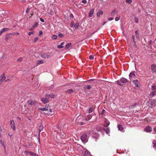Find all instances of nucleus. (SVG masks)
<instances>
[{
    "label": "nucleus",
    "instance_id": "f257e3e1",
    "mask_svg": "<svg viewBox=\"0 0 156 156\" xmlns=\"http://www.w3.org/2000/svg\"><path fill=\"white\" fill-rule=\"evenodd\" d=\"M39 110H40L41 111H48V110H49L50 112H52V110L50 108V107L49 105H46L45 108H40L38 109Z\"/></svg>",
    "mask_w": 156,
    "mask_h": 156
},
{
    "label": "nucleus",
    "instance_id": "f03ea898",
    "mask_svg": "<svg viewBox=\"0 0 156 156\" xmlns=\"http://www.w3.org/2000/svg\"><path fill=\"white\" fill-rule=\"evenodd\" d=\"M27 103L28 105L31 106H34L37 103V102L35 100H29L27 101Z\"/></svg>",
    "mask_w": 156,
    "mask_h": 156
},
{
    "label": "nucleus",
    "instance_id": "7ed1b4c3",
    "mask_svg": "<svg viewBox=\"0 0 156 156\" xmlns=\"http://www.w3.org/2000/svg\"><path fill=\"white\" fill-rule=\"evenodd\" d=\"M81 141L84 143H86L87 141V136L86 134L82 135L80 137Z\"/></svg>",
    "mask_w": 156,
    "mask_h": 156
},
{
    "label": "nucleus",
    "instance_id": "20e7f679",
    "mask_svg": "<svg viewBox=\"0 0 156 156\" xmlns=\"http://www.w3.org/2000/svg\"><path fill=\"white\" fill-rule=\"evenodd\" d=\"M92 114H93L90 115H88L86 116H83V118L87 121H88L92 118Z\"/></svg>",
    "mask_w": 156,
    "mask_h": 156
},
{
    "label": "nucleus",
    "instance_id": "39448f33",
    "mask_svg": "<svg viewBox=\"0 0 156 156\" xmlns=\"http://www.w3.org/2000/svg\"><path fill=\"white\" fill-rule=\"evenodd\" d=\"M6 79V77L5 73H3L0 77V84Z\"/></svg>",
    "mask_w": 156,
    "mask_h": 156
},
{
    "label": "nucleus",
    "instance_id": "423d86ee",
    "mask_svg": "<svg viewBox=\"0 0 156 156\" xmlns=\"http://www.w3.org/2000/svg\"><path fill=\"white\" fill-rule=\"evenodd\" d=\"M10 123L11 127L14 130H16V127L14 121L13 120H11Z\"/></svg>",
    "mask_w": 156,
    "mask_h": 156
},
{
    "label": "nucleus",
    "instance_id": "0eeeda50",
    "mask_svg": "<svg viewBox=\"0 0 156 156\" xmlns=\"http://www.w3.org/2000/svg\"><path fill=\"white\" fill-rule=\"evenodd\" d=\"M151 69L153 73L156 72V65L154 64L152 65L151 66Z\"/></svg>",
    "mask_w": 156,
    "mask_h": 156
},
{
    "label": "nucleus",
    "instance_id": "6e6552de",
    "mask_svg": "<svg viewBox=\"0 0 156 156\" xmlns=\"http://www.w3.org/2000/svg\"><path fill=\"white\" fill-rule=\"evenodd\" d=\"M133 84L137 87H138L139 83L137 80H134L133 81Z\"/></svg>",
    "mask_w": 156,
    "mask_h": 156
},
{
    "label": "nucleus",
    "instance_id": "1a4fd4ad",
    "mask_svg": "<svg viewBox=\"0 0 156 156\" xmlns=\"http://www.w3.org/2000/svg\"><path fill=\"white\" fill-rule=\"evenodd\" d=\"M41 101L44 104H45L49 101V99L47 98H44L41 99Z\"/></svg>",
    "mask_w": 156,
    "mask_h": 156
},
{
    "label": "nucleus",
    "instance_id": "9d476101",
    "mask_svg": "<svg viewBox=\"0 0 156 156\" xmlns=\"http://www.w3.org/2000/svg\"><path fill=\"white\" fill-rule=\"evenodd\" d=\"M25 153H27L30 154L31 155L34 156H37V155L36 153L31 152H29L27 151H25L24 152Z\"/></svg>",
    "mask_w": 156,
    "mask_h": 156
},
{
    "label": "nucleus",
    "instance_id": "9b49d317",
    "mask_svg": "<svg viewBox=\"0 0 156 156\" xmlns=\"http://www.w3.org/2000/svg\"><path fill=\"white\" fill-rule=\"evenodd\" d=\"M41 56L43 58H48L50 57L49 55H48L47 53H44L41 55Z\"/></svg>",
    "mask_w": 156,
    "mask_h": 156
},
{
    "label": "nucleus",
    "instance_id": "f8f14e48",
    "mask_svg": "<svg viewBox=\"0 0 156 156\" xmlns=\"http://www.w3.org/2000/svg\"><path fill=\"white\" fill-rule=\"evenodd\" d=\"M95 109V106H92L89 109V110H88L89 113H92L94 110Z\"/></svg>",
    "mask_w": 156,
    "mask_h": 156
},
{
    "label": "nucleus",
    "instance_id": "ddd939ff",
    "mask_svg": "<svg viewBox=\"0 0 156 156\" xmlns=\"http://www.w3.org/2000/svg\"><path fill=\"white\" fill-rule=\"evenodd\" d=\"M147 132H150L152 130V128L150 126H147L144 129Z\"/></svg>",
    "mask_w": 156,
    "mask_h": 156
},
{
    "label": "nucleus",
    "instance_id": "4468645a",
    "mask_svg": "<svg viewBox=\"0 0 156 156\" xmlns=\"http://www.w3.org/2000/svg\"><path fill=\"white\" fill-rule=\"evenodd\" d=\"M135 75L134 73H131L129 75V78L130 80L132 78H134L135 77Z\"/></svg>",
    "mask_w": 156,
    "mask_h": 156
},
{
    "label": "nucleus",
    "instance_id": "2eb2a0df",
    "mask_svg": "<svg viewBox=\"0 0 156 156\" xmlns=\"http://www.w3.org/2000/svg\"><path fill=\"white\" fill-rule=\"evenodd\" d=\"M121 82L125 83L128 82V80L127 79L124 78H122L120 79Z\"/></svg>",
    "mask_w": 156,
    "mask_h": 156
},
{
    "label": "nucleus",
    "instance_id": "dca6fc26",
    "mask_svg": "<svg viewBox=\"0 0 156 156\" xmlns=\"http://www.w3.org/2000/svg\"><path fill=\"white\" fill-rule=\"evenodd\" d=\"M156 92V90H154L152 91L149 95L150 97L151 98L153 97L155 95Z\"/></svg>",
    "mask_w": 156,
    "mask_h": 156
},
{
    "label": "nucleus",
    "instance_id": "f3484780",
    "mask_svg": "<svg viewBox=\"0 0 156 156\" xmlns=\"http://www.w3.org/2000/svg\"><path fill=\"white\" fill-rule=\"evenodd\" d=\"M118 127L119 130L121 131H122L124 129L122 125L120 124L118 125Z\"/></svg>",
    "mask_w": 156,
    "mask_h": 156
},
{
    "label": "nucleus",
    "instance_id": "a211bd4d",
    "mask_svg": "<svg viewBox=\"0 0 156 156\" xmlns=\"http://www.w3.org/2000/svg\"><path fill=\"white\" fill-rule=\"evenodd\" d=\"M74 91V90L72 89H68L66 91V92L67 94H70L72 93Z\"/></svg>",
    "mask_w": 156,
    "mask_h": 156
},
{
    "label": "nucleus",
    "instance_id": "6ab92c4d",
    "mask_svg": "<svg viewBox=\"0 0 156 156\" xmlns=\"http://www.w3.org/2000/svg\"><path fill=\"white\" fill-rule=\"evenodd\" d=\"M110 124V122L107 120L105 119V123L104 125V126L105 127H107Z\"/></svg>",
    "mask_w": 156,
    "mask_h": 156
},
{
    "label": "nucleus",
    "instance_id": "aec40b11",
    "mask_svg": "<svg viewBox=\"0 0 156 156\" xmlns=\"http://www.w3.org/2000/svg\"><path fill=\"white\" fill-rule=\"evenodd\" d=\"M94 9H91L90 12L89 14V16L90 17H92V15L94 13Z\"/></svg>",
    "mask_w": 156,
    "mask_h": 156
},
{
    "label": "nucleus",
    "instance_id": "412c9836",
    "mask_svg": "<svg viewBox=\"0 0 156 156\" xmlns=\"http://www.w3.org/2000/svg\"><path fill=\"white\" fill-rule=\"evenodd\" d=\"M85 156H91V154L88 151L86 150L85 152Z\"/></svg>",
    "mask_w": 156,
    "mask_h": 156
},
{
    "label": "nucleus",
    "instance_id": "4be33fe9",
    "mask_svg": "<svg viewBox=\"0 0 156 156\" xmlns=\"http://www.w3.org/2000/svg\"><path fill=\"white\" fill-rule=\"evenodd\" d=\"M44 63V61L43 60H38L37 63V65Z\"/></svg>",
    "mask_w": 156,
    "mask_h": 156
},
{
    "label": "nucleus",
    "instance_id": "5701e85b",
    "mask_svg": "<svg viewBox=\"0 0 156 156\" xmlns=\"http://www.w3.org/2000/svg\"><path fill=\"white\" fill-rule=\"evenodd\" d=\"M45 96L48 97V98H53L55 96V95L54 94H46Z\"/></svg>",
    "mask_w": 156,
    "mask_h": 156
},
{
    "label": "nucleus",
    "instance_id": "b1692460",
    "mask_svg": "<svg viewBox=\"0 0 156 156\" xmlns=\"http://www.w3.org/2000/svg\"><path fill=\"white\" fill-rule=\"evenodd\" d=\"M64 42H62L61 43L60 45H58L57 46V47L58 48H63L64 47L63 45L64 44Z\"/></svg>",
    "mask_w": 156,
    "mask_h": 156
},
{
    "label": "nucleus",
    "instance_id": "393cba45",
    "mask_svg": "<svg viewBox=\"0 0 156 156\" xmlns=\"http://www.w3.org/2000/svg\"><path fill=\"white\" fill-rule=\"evenodd\" d=\"M103 12L102 11L100 10L98 11V12L97 13V16H99L100 15L103 14Z\"/></svg>",
    "mask_w": 156,
    "mask_h": 156
},
{
    "label": "nucleus",
    "instance_id": "a878e982",
    "mask_svg": "<svg viewBox=\"0 0 156 156\" xmlns=\"http://www.w3.org/2000/svg\"><path fill=\"white\" fill-rule=\"evenodd\" d=\"M9 35H10V34H9L6 35L5 36V40L6 41H7V40H8L10 38V36H9Z\"/></svg>",
    "mask_w": 156,
    "mask_h": 156
},
{
    "label": "nucleus",
    "instance_id": "bb28decb",
    "mask_svg": "<svg viewBox=\"0 0 156 156\" xmlns=\"http://www.w3.org/2000/svg\"><path fill=\"white\" fill-rule=\"evenodd\" d=\"M104 130L105 132L106 133L108 134L109 133V129L108 128H107L105 129H104Z\"/></svg>",
    "mask_w": 156,
    "mask_h": 156
},
{
    "label": "nucleus",
    "instance_id": "cd10ccee",
    "mask_svg": "<svg viewBox=\"0 0 156 156\" xmlns=\"http://www.w3.org/2000/svg\"><path fill=\"white\" fill-rule=\"evenodd\" d=\"M60 137L61 138H64L66 136V134L64 133H61V134L60 135Z\"/></svg>",
    "mask_w": 156,
    "mask_h": 156
},
{
    "label": "nucleus",
    "instance_id": "c85d7f7f",
    "mask_svg": "<svg viewBox=\"0 0 156 156\" xmlns=\"http://www.w3.org/2000/svg\"><path fill=\"white\" fill-rule=\"evenodd\" d=\"M134 20L135 22L137 23L139 21V19L137 17L135 16L134 17Z\"/></svg>",
    "mask_w": 156,
    "mask_h": 156
},
{
    "label": "nucleus",
    "instance_id": "c756f323",
    "mask_svg": "<svg viewBox=\"0 0 156 156\" xmlns=\"http://www.w3.org/2000/svg\"><path fill=\"white\" fill-rule=\"evenodd\" d=\"M10 34V35H13V36H14V35H18L19 34V33H18L15 32V33H10V34Z\"/></svg>",
    "mask_w": 156,
    "mask_h": 156
},
{
    "label": "nucleus",
    "instance_id": "7c9ffc66",
    "mask_svg": "<svg viewBox=\"0 0 156 156\" xmlns=\"http://www.w3.org/2000/svg\"><path fill=\"white\" fill-rule=\"evenodd\" d=\"M71 45V44L70 43H69L68 44H67L66 46V48L67 49Z\"/></svg>",
    "mask_w": 156,
    "mask_h": 156
},
{
    "label": "nucleus",
    "instance_id": "2f4dec72",
    "mask_svg": "<svg viewBox=\"0 0 156 156\" xmlns=\"http://www.w3.org/2000/svg\"><path fill=\"white\" fill-rule=\"evenodd\" d=\"M57 36L55 35H53L52 37V38L53 39H56L57 38Z\"/></svg>",
    "mask_w": 156,
    "mask_h": 156
},
{
    "label": "nucleus",
    "instance_id": "473e14b6",
    "mask_svg": "<svg viewBox=\"0 0 156 156\" xmlns=\"http://www.w3.org/2000/svg\"><path fill=\"white\" fill-rule=\"evenodd\" d=\"M38 25V24L37 23H35V24L33 25L32 27L34 28L35 27H37Z\"/></svg>",
    "mask_w": 156,
    "mask_h": 156
},
{
    "label": "nucleus",
    "instance_id": "72a5a7b5",
    "mask_svg": "<svg viewBox=\"0 0 156 156\" xmlns=\"http://www.w3.org/2000/svg\"><path fill=\"white\" fill-rule=\"evenodd\" d=\"M2 30H3V31L4 32L7 31H8L9 30V29L8 28H3Z\"/></svg>",
    "mask_w": 156,
    "mask_h": 156
},
{
    "label": "nucleus",
    "instance_id": "f704fd0d",
    "mask_svg": "<svg viewBox=\"0 0 156 156\" xmlns=\"http://www.w3.org/2000/svg\"><path fill=\"white\" fill-rule=\"evenodd\" d=\"M0 143L1 144H2V145L4 146V147H5V144H4V142H3L2 141V140H0Z\"/></svg>",
    "mask_w": 156,
    "mask_h": 156
},
{
    "label": "nucleus",
    "instance_id": "c9c22d12",
    "mask_svg": "<svg viewBox=\"0 0 156 156\" xmlns=\"http://www.w3.org/2000/svg\"><path fill=\"white\" fill-rule=\"evenodd\" d=\"M156 89V85H153L151 87V89L152 90H154Z\"/></svg>",
    "mask_w": 156,
    "mask_h": 156
},
{
    "label": "nucleus",
    "instance_id": "e433bc0d",
    "mask_svg": "<svg viewBox=\"0 0 156 156\" xmlns=\"http://www.w3.org/2000/svg\"><path fill=\"white\" fill-rule=\"evenodd\" d=\"M121 81H120L119 80H117V81H116V82L117 84H119L120 85L122 86V85L121 83Z\"/></svg>",
    "mask_w": 156,
    "mask_h": 156
},
{
    "label": "nucleus",
    "instance_id": "4c0bfd02",
    "mask_svg": "<svg viewBox=\"0 0 156 156\" xmlns=\"http://www.w3.org/2000/svg\"><path fill=\"white\" fill-rule=\"evenodd\" d=\"M126 2L127 3L130 4L132 2V0H126Z\"/></svg>",
    "mask_w": 156,
    "mask_h": 156
},
{
    "label": "nucleus",
    "instance_id": "58836bf2",
    "mask_svg": "<svg viewBox=\"0 0 156 156\" xmlns=\"http://www.w3.org/2000/svg\"><path fill=\"white\" fill-rule=\"evenodd\" d=\"M133 46L135 48H137V46L136 44V42H135V41H133Z\"/></svg>",
    "mask_w": 156,
    "mask_h": 156
},
{
    "label": "nucleus",
    "instance_id": "ea45409f",
    "mask_svg": "<svg viewBox=\"0 0 156 156\" xmlns=\"http://www.w3.org/2000/svg\"><path fill=\"white\" fill-rule=\"evenodd\" d=\"M115 14V10H113L111 12V15L112 16H114Z\"/></svg>",
    "mask_w": 156,
    "mask_h": 156
},
{
    "label": "nucleus",
    "instance_id": "a19ab883",
    "mask_svg": "<svg viewBox=\"0 0 156 156\" xmlns=\"http://www.w3.org/2000/svg\"><path fill=\"white\" fill-rule=\"evenodd\" d=\"M50 113H51V112H50L49 110H48V111H45L44 112L45 113L48 114L49 115L50 114Z\"/></svg>",
    "mask_w": 156,
    "mask_h": 156
},
{
    "label": "nucleus",
    "instance_id": "79ce46f5",
    "mask_svg": "<svg viewBox=\"0 0 156 156\" xmlns=\"http://www.w3.org/2000/svg\"><path fill=\"white\" fill-rule=\"evenodd\" d=\"M79 26V24L78 23H76L74 25V27L77 28Z\"/></svg>",
    "mask_w": 156,
    "mask_h": 156
},
{
    "label": "nucleus",
    "instance_id": "37998d69",
    "mask_svg": "<svg viewBox=\"0 0 156 156\" xmlns=\"http://www.w3.org/2000/svg\"><path fill=\"white\" fill-rule=\"evenodd\" d=\"M105 111L104 109H103L101 112V114L103 115L105 113Z\"/></svg>",
    "mask_w": 156,
    "mask_h": 156
},
{
    "label": "nucleus",
    "instance_id": "c03bdc74",
    "mask_svg": "<svg viewBox=\"0 0 156 156\" xmlns=\"http://www.w3.org/2000/svg\"><path fill=\"white\" fill-rule=\"evenodd\" d=\"M64 36V35L62 34H59L58 35V37H60L62 38Z\"/></svg>",
    "mask_w": 156,
    "mask_h": 156
},
{
    "label": "nucleus",
    "instance_id": "a18cd8bd",
    "mask_svg": "<svg viewBox=\"0 0 156 156\" xmlns=\"http://www.w3.org/2000/svg\"><path fill=\"white\" fill-rule=\"evenodd\" d=\"M89 58L90 59H93L94 58V57L93 55H91L89 56Z\"/></svg>",
    "mask_w": 156,
    "mask_h": 156
},
{
    "label": "nucleus",
    "instance_id": "49530a36",
    "mask_svg": "<svg viewBox=\"0 0 156 156\" xmlns=\"http://www.w3.org/2000/svg\"><path fill=\"white\" fill-rule=\"evenodd\" d=\"M82 2L84 4H86L87 3V1L86 0H83Z\"/></svg>",
    "mask_w": 156,
    "mask_h": 156
},
{
    "label": "nucleus",
    "instance_id": "de8ad7c7",
    "mask_svg": "<svg viewBox=\"0 0 156 156\" xmlns=\"http://www.w3.org/2000/svg\"><path fill=\"white\" fill-rule=\"evenodd\" d=\"M114 19V18H113V17H110V18H109L108 19V21H111V20H113Z\"/></svg>",
    "mask_w": 156,
    "mask_h": 156
},
{
    "label": "nucleus",
    "instance_id": "09e8293b",
    "mask_svg": "<svg viewBox=\"0 0 156 156\" xmlns=\"http://www.w3.org/2000/svg\"><path fill=\"white\" fill-rule=\"evenodd\" d=\"M91 87V86L90 85L87 86V88L88 89H90Z\"/></svg>",
    "mask_w": 156,
    "mask_h": 156
},
{
    "label": "nucleus",
    "instance_id": "8fccbe9b",
    "mask_svg": "<svg viewBox=\"0 0 156 156\" xmlns=\"http://www.w3.org/2000/svg\"><path fill=\"white\" fill-rule=\"evenodd\" d=\"M38 38L37 37H36L34 38V41L36 42L38 40Z\"/></svg>",
    "mask_w": 156,
    "mask_h": 156
},
{
    "label": "nucleus",
    "instance_id": "3c124183",
    "mask_svg": "<svg viewBox=\"0 0 156 156\" xmlns=\"http://www.w3.org/2000/svg\"><path fill=\"white\" fill-rule=\"evenodd\" d=\"M119 20V17H116L115 18V20L116 21H118Z\"/></svg>",
    "mask_w": 156,
    "mask_h": 156
},
{
    "label": "nucleus",
    "instance_id": "603ef678",
    "mask_svg": "<svg viewBox=\"0 0 156 156\" xmlns=\"http://www.w3.org/2000/svg\"><path fill=\"white\" fill-rule=\"evenodd\" d=\"M33 34V32H30L28 33V35L29 36H30L31 34Z\"/></svg>",
    "mask_w": 156,
    "mask_h": 156
},
{
    "label": "nucleus",
    "instance_id": "864d4df0",
    "mask_svg": "<svg viewBox=\"0 0 156 156\" xmlns=\"http://www.w3.org/2000/svg\"><path fill=\"white\" fill-rule=\"evenodd\" d=\"M40 20L41 22H44V20L42 18H40Z\"/></svg>",
    "mask_w": 156,
    "mask_h": 156
},
{
    "label": "nucleus",
    "instance_id": "5fc2aeb1",
    "mask_svg": "<svg viewBox=\"0 0 156 156\" xmlns=\"http://www.w3.org/2000/svg\"><path fill=\"white\" fill-rule=\"evenodd\" d=\"M22 60V58H19V59H18L17 61H21Z\"/></svg>",
    "mask_w": 156,
    "mask_h": 156
},
{
    "label": "nucleus",
    "instance_id": "6e6d98bb",
    "mask_svg": "<svg viewBox=\"0 0 156 156\" xmlns=\"http://www.w3.org/2000/svg\"><path fill=\"white\" fill-rule=\"evenodd\" d=\"M4 32L2 30L0 31V35H1Z\"/></svg>",
    "mask_w": 156,
    "mask_h": 156
},
{
    "label": "nucleus",
    "instance_id": "4d7b16f0",
    "mask_svg": "<svg viewBox=\"0 0 156 156\" xmlns=\"http://www.w3.org/2000/svg\"><path fill=\"white\" fill-rule=\"evenodd\" d=\"M70 16V18H73V17H74V16H73V14H70V16Z\"/></svg>",
    "mask_w": 156,
    "mask_h": 156
},
{
    "label": "nucleus",
    "instance_id": "13d9d810",
    "mask_svg": "<svg viewBox=\"0 0 156 156\" xmlns=\"http://www.w3.org/2000/svg\"><path fill=\"white\" fill-rule=\"evenodd\" d=\"M152 118L154 119L155 120H156V115L153 116Z\"/></svg>",
    "mask_w": 156,
    "mask_h": 156
},
{
    "label": "nucleus",
    "instance_id": "bf43d9fd",
    "mask_svg": "<svg viewBox=\"0 0 156 156\" xmlns=\"http://www.w3.org/2000/svg\"><path fill=\"white\" fill-rule=\"evenodd\" d=\"M42 34H43V32L41 31H39V34L40 35H41Z\"/></svg>",
    "mask_w": 156,
    "mask_h": 156
},
{
    "label": "nucleus",
    "instance_id": "052dcab7",
    "mask_svg": "<svg viewBox=\"0 0 156 156\" xmlns=\"http://www.w3.org/2000/svg\"><path fill=\"white\" fill-rule=\"evenodd\" d=\"M79 124L80 125H83L84 124L82 122H80L79 123Z\"/></svg>",
    "mask_w": 156,
    "mask_h": 156
},
{
    "label": "nucleus",
    "instance_id": "680f3d73",
    "mask_svg": "<svg viewBox=\"0 0 156 156\" xmlns=\"http://www.w3.org/2000/svg\"><path fill=\"white\" fill-rule=\"evenodd\" d=\"M132 39H133V41H134V35H133V36H132Z\"/></svg>",
    "mask_w": 156,
    "mask_h": 156
},
{
    "label": "nucleus",
    "instance_id": "e2e57ef3",
    "mask_svg": "<svg viewBox=\"0 0 156 156\" xmlns=\"http://www.w3.org/2000/svg\"><path fill=\"white\" fill-rule=\"evenodd\" d=\"M34 28L32 27H31V28L30 29V30H34Z\"/></svg>",
    "mask_w": 156,
    "mask_h": 156
},
{
    "label": "nucleus",
    "instance_id": "0e129e2a",
    "mask_svg": "<svg viewBox=\"0 0 156 156\" xmlns=\"http://www.w3.org/2000/svg\"><path fill=\"white\" fill-rule=\"evenodd\" d=\"M29 10V8H27V10H26V13H27V12Z\"/></svg>",
    "mask_w": 156,
    "mask_h": 156
},
{
    "label": "nucleus",
    "instance_id": "69168bd1",
    "mask_svg": "<svg viewBox=\"0 0 156 156\" xmlns=\"http://www.w3.org/2000/svg\"><path fill=\"white\" fill-rule=\"evenodd\" d=\"M154 131L156 132V126L155 128H154Z\"/></svg>",
    "mask_w": 156,
    "mask_h": 156
},
{
    "label": "nucleus",
    "instance_id": "338daca9",
    "mask_svg": "<svg viewBox=\"0 0 156 156\" xmlns=\"http://www.w3.org/2000/svg\"><path fill=\"white\" fill-rule=\"evenodd\" d=\"M135 33L136 34L137 33V31H136Z\"/></svg>",
    "mask_w": 156,
    "mask_h": 156
},
{
    "label": "nucleus",
    "instance_id": "774afa93",
    "mask_svg": "<svg viewBox=\"0 0 156 156\" xmlns=\"http://www.w3.org/2000/svg\"><path fill=\"white\" fill-rule=\"evenodd\" d=\"M154 147H156V145H155L154 144Z\"/></svg>",
    "mask_w": 156,
    "mask_h": 156
}]
</instances>
